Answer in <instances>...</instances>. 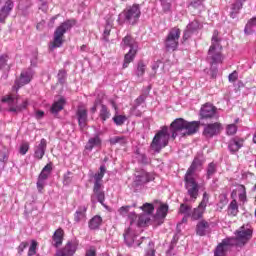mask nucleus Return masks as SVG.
Returning a JSON list of instances; mask_svg holds the SVG:
<instances>
[{
    "label": "nucleus",
    "mask_w": 256,
    "mask_h": 256,
    "mask_svg": "<svg viewBox=\"0 0 256 256\" xmlns=\"http://www.w3.org/2000/svg\"><path fill=\"white\" fill-rule=\"evenodd\" d=\"M253 235V230L249 226H242L236 232V237H230L222 240V242L216 247L214 256H226L229 247L236 245L243 247Z\"/></svg>",
    "instance_id": "nucleus-1"
},
{
    "label": "nucleus",
    "mask_w": 256,
    "mask_h": 256,
    "mask_svg": "<svg viewBox=\"0 0 256 256\" xmlns=\"http://www.w3.org/2000/svg\"><path fill=\"white\" fill-rule=\"evenodd\" d=\"M128 219L130 221V227L124 232L125 243L126 245H128V247H133V245L139 247V245H141V242H135V239H137L135 227H143V225H147V223H149V216H147V214H142L137 217V214L135 212H130L128 215Z\"/></svg>",
    "instance_id": "nucleus-2"
},
{
    "label": "nucleus",
    "mask_w": 256,
    "mask_h": 256,
    "mask_svg": "<svg viewBox=\"0 0 256 256\" xmlns=\"http://www.w3.org/2000/svg\"><path fill=\"white\" fill-rule=\"evenodd\" d=\"M170 131L172 133V139H176L178 135L180 137L195 135L199 131V122H189L183 118H177L170 124Z\"/></svg>",
    "instance_id": "nucleus-3"
},
{
    "label": "nucleus",
    "mask_w": 256,
    "mask_h": 256,
    "mask_svg": "<svg viewBox=\"0 0 256 256\" xmlns=\"http://www.w3.org/2000/svg\"><path fill=\"white\" fill-rule=\"evenodd\" d=\"M199 165V160L195 159L184 177L185 189L191 201H197V198L199 197V183L195 180V171Z\"/></svg>",
    "instance_id": "nucleus-4"
},
{
    "label": "nucleus",
    "mask_w": 256,
    "mask_h": 256,
    "mask_svg": "<svg viewBox=\"0 0 256 256\" xmlns=\"http://www.w3.org/2000/svg\"><path fill=\"white\" fill-rule=\"evenodd\" d=\"M141 17V8L139 4L127 6L119 15L117 23L119 25H137Z\"/></svg>",
    "instance_id": "nucleus-5"
},
{
    "label": "nucleus",
    "mask_w": 256,
    "mask_h": 256,
    "mask_svg": "<svg viewBox=\"0 0 256 256\" xmlns=\"http://www.w3.org/2000/svg\"><path fill=\"white\" fill-rule=\"evenodd\" d=\"M171 134L169 133V127L163 126L154 136L150 149L154 153H161L162 149H165L169 145V139Z\"/></svg>",
    "instance_id": "nucleus-6"
},
{
    "label": "nucleus",
    "mask_w": 256,
    "mask_h": 256,
    "mask_svg": "<svg viewBox=\"0 0 256 256\" xmlns=\"http://www.w3.org/2000/svg\"><path fill=\"white\" fill-rule=\"evenodd\" d=\"M219 33L214 31L212 36V44L208 51L207 61L210 65H217L219 63H223V56L221 55V44L219 43V38L217 37Z\"/></svg>",
    "instance_id": "nucleus-7"
},
{
    "label": "nucleus",
    "mask_w": 256,
    "mask_h": 256,
    "mask_svg": "<svg viewBox=\"0 0 256 256\" xmlns=\"http://www.w3.org/2000/svg\"><path fill=\"white\" fill-rule=\"evenodd\" d=\"M122 49H127L129 47V52L124 56L123 69H127L129 67V63H131L135 59V55H137V49H139V44L137 41L133 39V37L127 35L122 39L121 42Z\"/></svg>",
    "instance_id": "nucleus-8"
},
{
    "label": "nucleus",
    "mask_w": 256,
    "mask_h": 256,
    "mask_svg": "<svg viewBox=\"0 0 256 256\" xmlns=\"http://www.w3.org/2000/svg\"><path fill=\"white\" fill-rule=\"evenodd\" d=\"M73 25H75L74 20H67L56 28L54 32V41L50 45L51 50L57 49V47H61V45H63V36L67 31H70Z\"/></svg>",
    "instance_id": "nucleus-9"
},
{
    "label": "nucleus",
    "mask_w": 256,
    "mask_h": 256,
    "mask_svg": "<svg viewBox=\"0 0 256 256\" xmlns=\"http://www.w3.org/2000/svg\"><path fill=\"white\" fill-rule=\"evenodd\" d=\"M179 37H181V30L177 27L172 28L168 32L164 42L167 51H177V47H179Z\"/></svg>",
    "instance_id": "nucleus-10"
},
{
    "label": "nucleus",
    "mask_w": 256,
    "mask_h": 256,
    "mask_svg": "<svg viewBox=\"0 0 256 256\" xmlns=\"http://www.w3.org/2000/svg\"><path fill=\"white\" fill-rule=\"evenodd\" d=\"M2 103H7L9 106V111L12 113H19V111H23V109H27V105L29 102L24 100L21 105H17V98H13L12 96H4L2 98Z\"/></svg>",
    "instance_id": "nucleus-11"
},
{
    "label": "nucleus",
    "mask_w": 256,
    "mask_h": 256,
    "mask_svg": "<svg viewBox=\"0 0 256 256\" xmlns=\"http://www.w3.org/2000/svg\"><path fill=\"white\" fill-rule=\"evenodd\" d=\"M153 179H155V177H153V174L148 173L143 169L137 170L135 173L134 185L136 187H141V185H145L146 183L153 181Z\"/></svg>",
    "instance_id": "nucleus-12"
},
{
    "label": "nucleus",
    "mask_w": 256,
    "mask_h": 256,
    "mask_svg": "<svg viewBox=\"0 0 256 256\" xmlns=\"http://www.w3.org/2000/svg\"><path fill=\"white\" fill-rule=\"evenodd\" d=\"M222 129L223 125L218 122L206 124L204 126L203 135L206 136L207 139H211L212 137H215V135H219Z\"/></svg>",
    "instance_id": "nucleus-13"
},
{
    "label": "nucleus",
    "mask_w": 256,
    "mask_h": 256,
    "mask_svg": "<svg viewBox=\"0 0 256 256\" xmlns=\"http://www.w3.org/2000/svg\"><path fill=\"white\" fill-rule=\"evenodd\" d=\"M45 151H47V140L42 138L39 142H36L34 146V159L41 161L45 157Z\"/></svg>",
    "instance_id": "nucleus-14"
},
{
    "label": "nucleus",
    "mask_w": 256,
    "mask_h": 256,
    "mask_svg": "<svg viewBox=\"0 0 256 256\" xmlns=\"http://www.w3.org/2000/svg\"><path fill=\"white\" fill-rule=\"evenodd\" d=\"M217 115V108L210 103H206L200 109L201 119H213Z\"/></svg>",
    "instance_id": "nucleus-15"
},
{
    "label": "nucleus",
    "mask_w": 256,
    "mask_h": 256,
    "mask_svg": "<svg viewBox=\"0 0 256 256\" xmlns=\"http://www.w3.org/2000/svg\"><path fill=\"white\" fill-rule=\"evenodd\" d=\"M201 27H203V25L197 20H194L191 23H189L183 34V41H187V39H190L191 35L199 31Z\"/></svg>",
    "instance_id": "nucleus-16"
},
{
    "label": "nucleus",
    "mask_w": 256,
    "mask_h": 256,
    "mask_svg": "<svg viewBox=\"0 0 256 256\" xmlns=\"http://www.w3.org/2000/svg\"><path fill=\"white\" fill-rule=\"evenodd\" d=\"M33 78V70L28 69L21 73L19 80H16L15 85L17 86V89L20 87H23V85H27V83L31 82V79Z\"/></svg>",
    "instance_id": "nucleus-17"
},
{
    "label": "nucleus",
    "mask_w": 256,
    "mask_h": 256,
    "mask_svg": "<svg viewBox=\"0 0 256 256\" xmlns=\"http://www.w3.org/2000/svg\"><path fill=\"white\" fill-rule=\"evenodd\" d=\"M14 6L13 1L11 0L5 2V5L0 9V23H5V19L9 17Z\"/></svg>",
    "instance_id": "nucleus-18"
},
{
    "label": "nucleus",
    "mask_w": 256,
    "mask_h": 256,
    "mask_svg": "<svg viewBox=\"0 0 256 256\" xmlns=\"http://www.w3.org/2000/svg\"><path fill=\"white\" fill-rule=\"evenodd\" d=\"M75 251H77V243L68 242L62 250L56 253V256H73Z\"/></svg>",
    "instance_id": "nucleus-19"
},
{
    "label": "nucleus",
    "mask_w": 256,
    "mask_h": 256,
    "mask_svg": "<svg viewBox=\"0 0 256 256\" xmlns=\"http://www.w3.org/2000/svg\"><path fill=\"white\" fill-rule=\"evenodd\" d=\"M76 116L78 119V124L81 129L85 128L87 126V109L83 106H79L76 112Z\"/></svg>",
    "instance_id": "nucleus-20"
},
{
    "label": "nucleus",
    "mask_w": 256,
    "mask_h": 256,
    "mask_svg": "<svg viewBox=\"0 0 256 256\" xmlns=\"http://www.w3.org/2000/svg\"><path fill=\"white\" fill-rule=\"evenodd\" d=\"M102 186H96L93 188V195L91 196V202L93 203V205H95V203H101V205H103L104 201H105V192H103V189H101Z\"/></svg>",
    "instance_id": "nucleus-21"
},
{
    "label": "nucleus",
    "mask_w": 256,
    "mask_h": 256,
    "mask_svg": "<svg viewBox=\"0 0 256 256\" xmlns=\"http://www.w3.org/2000/svg\"><path fill=\"white\" fill-rule=\"evenodd\" d=\"M243 143H245L243 138L234 137L229 141L228 149L231 153H237V151L243 147Z\"/></svg>",
    "instance_id": "nucleus-22"
},
{
    "label": "nucleus",
    "mask_w": 256,
    "mask_h": 256,
    "mask_svg": "<svg viewBox=\"0 0 256 256\" xmlns=\"http://www.w3.org/2000/svg\"><path fill=\"white\" fill-rule=\"evenodd\" d=\"M74 221L75 223H85L87 221V207L80 206L74 213Z\"/></svg>",
    "instance_id": "nucleus-23"
},
{
    "label": "nucleus",
    "mask_w": 256,
    "mask_h": 256,
    "mask_svg": "<svg viewBox=\"0 0 256 256\" xmlns=\"http://www.w3.org/2000/svg\"><path fill=\"white\" fill-rule=\"evenodd\" d=\"M107 172V168L105 165L100 166V171L94 175V187H103V177H105V173Z\"/></svg>",
    "instance_id": "nucleus-24"
},
{
    "label": "nucleus",
    "mask_w": 256,
    "mask_h": 256,
    "mask_svg": "<svg viewBox=\"0 0 256 256\" xmlns=\"http://www.w3.org/2000/svg\"><path fill=\"white\" fill-rule=\"evenodd\" d=\"M101 145H102L101 137H99V135H96L88 140L85 146V149L87 151H93L94 147L101 148Z\"/></svg>",
    "instance_id": "nucleus-25"
},
{
    "label": "nucleus",
    "mask_w": 256,
    "mask_h": 256,
    "mask_svg": "<svg viewBox=\"0 0 256 256\" xmlns=\"http://www.w3.org/2000/svg\"><path fill=\"white\" fill-rule=\"evenodd\" d=\"M65 98H60L57 101H55L52 106H51V113L53 115H57V113H59V111H63V108L65 107Z\"/></svg>",
    "instance_id": "nucleus-26"
},
{
    "label": "nucleus",
    "mask_w": 256,
    "mask_h": 256,
    "mask_svg": "<svg viewBox=\"0 0 256 256\" xmlns=\"http://www.w3.org/2000/svg\"><path fill=\"white\" fill-rule=\"evenodd\" d=\"M207 231H209V222L205 220L198 222L196 226L197 235H200V237H203L204 235H206Z\"/></svg>",
    "instance_id": "nucleus-27"
},
{
    "label": "nucleus",
    "mask_w": 256,
    "mask_h": 256,
    "mask_svg": "<svg viewBox=\"0 0 256 256\" xmlns=\"http://www.w3.org/2000/svg\"><path fill=\"white\" fill-rule=\"evenodd\" d=\"M205 209L206 208L204 206L199 204L198 207L194 208L192 213H190L191 219H193V221H198V219H201V217H203V213H205Z\"/></svg>",
    "instance_id": "nucleus-28"
},
{
    "label": "nucleus",
    "mask_w": 256,
    "mask_h": 256,
    "mask_svg": "<svg viewBox=\"0 0 256 256\" xmlns=\"http://www.w3.org/2000/svg\"><path fill=\"white\" fill-rule=\"evenodd\" d=\"M241 9H243V2H234L230 8V17L232 19H236L237 15H239V11H241Z\"/></svg>",
    "instance_id": "nucleus-29"
},
{
    "label": "nucleus",
    "mask_w": 256,
    "mask_h": 256,
    "mask_svg": "<svg viewBox=\"0 0 256 256\" xmlns=\"http://www.w3.org/2000/svg\"><path fill=\"white\" fill-rule=\"evenodd\" d=\"M63 243V229H57L53 235V246L59 247Z\"/></svg>",
    "instance_id": "nucleus-30"
},
{
    "label": "nucleus",
    "mask_w": 256,
    "mask_h": 256,
    "mask_svg": "<svg viewBox=\"0 0 256 256\" xmlns=\"http://www.w3.org/2000/svg\"><path fill=\"white\" fill-rule=\"evenodd\" d=\"M99 117H100L101 121H103V123H105V121H107V119H109L111 117V112L109 111V108H107V106L105 104H101Z\"/></svg>",
    "instance_id": "nucleus-31"
},
{
    "label": "nucleus",
    "mask_w": 256,
    "mask_h": 256,
    "mask_svg": "<svg viewBox=\"0 0 256 256\" xmlns=\"http://www.w3.org/2000/svg\"><path fill=\"white\" fill-rule=\"evenodd\" d=\"M169 211V206L167 204H161L156 212V217L158 219H165L167 217V213Z\"/></svg>",
    "instance_id": "nucleus-32"
},
{
    "label": "nucleus",
    "mask_w": 256,
    "mask_h": 256,
    "mask_svg": "<svg viewBox=\"0 0 256 256\" xmlns=\"http://www.w3.org/2000/svg\"><path fill=\"white\" fill-rule=\"evenodd\" d=\"M101 223H103V219L101 218V216H94L89 221V229H92V230L99 229V227H101Z\"/></svg>",
    "instance_id": "nucleus-33"
},
{
    "label": "nucleus",
    "mask_w": 256,
    "mask_h": 256,
    "mask_svg": "<svg viewBox=\"0 0 256 256\" xmlns=\"http://www.w3.org/2000/svg\"><path fill=\"white\" fill-rule=\"evenodd\" d=\"M51 171H53V165L52 164H47L41 171L39 175V179H44L47 181L49 179V175H51Z\"/></svg>",
    "instance_id": "nucleus-34"
},
{
    "label": "nucleus",
    "mask_w": 256,
    "mask_h": 256,
    "mask_svg": "<svg viewBox=\"0 0 256 256\" xmlns=\"http://www.w3.org/2000/svg\"><path fill=\"white\" fill-rule=\"evenodd\" d=\"M237 213H239V205L237 204V200H232L228 206V215L235 217Z\"/></svg>",
    "instance_id": "nucleus-35"
},
{
    "label": "nucleus",
    "mask_w": 256,
    "mask_h": 256,
    "mask_svg": "<svg viewBox=\"0 0 256 256\" xmlns=\"http://www.w3.org/2000/svg\"><path fill=\"white\" fill-rule=\"evenodd\" d=\"M146 69H147V65H145V62L143 61L138 62L137 69H136L137 77H143V75H145Z\"/></svg>",
    "instance_id": "nucleus-36"
},
{
    "label": "nucleus",
    "mask_w": 256,
    "mask_h": 256,
    "mask_svg": "<svg viewBox=\"0 0 256 256\" xmlns=\"http://www.w3.org/2000/svg\"><path fill=\"white\" fill-rule=\"evenodd\" d=\"M110 143L111 145H117V143H119V145H125L127 143V138L125 136H115L110 139Z\"/></svg>",
    "instance_id": "nucleus-37"
},
{
    "label": "nucleus",
    "mask_w": 256,
    "mask_h": 256,
    "mask_svg": "<svg viewBox=\"0 0 256 256\" xmlns=\"http://www.w3.org/2000/svg\"><path fill=\"white\" fill-rule=\"evenodd\" d=\"M203 1L205 0H191L190 7H193V9H197L199 12H201L203 9H205L203 6Z\"/></svg>",
    "instance_id": "nucleus-38"
},
{
    "label": "nucleus",
    "mask_w": 256,
    "mask_h": 256,
    "mask_svg": "<svg viewBox=\"0 0 256 256\" xmlns=\"http://www.w3.org/2000/svg\"><path fill=\"white\" fill-rule=\"evenodd\" d=\"M160 3L164 13H170L171 3H173V0H160Z\"/></svg>",
    "instance_id": "nucleus-39"
},
{
    "label": "nucleus",
    "mask_w": 256,
    "mask_h": 256,
    "mask_svg": "<svg viewBox=\"0 0 256 256\" xmlns=\"http://www.w3.org/2000/svg\"><path fill=\"white\" fill-rule=\"evenodd\" d=\"M179 211L182 213V215H185V217H191V206L187 204H181Z\"/></svg>",
    "instance_id": "nucleus-40"
},
{
    "label": "nucleus",
    "mask_w": 256,
    "mask_h": 256,
    "mask_svg": "<svg viewBox=\"0 0 256 256\" xmlns=\"http://www.w3.org/2000/svg\"><path fill=\"white\" fill-rule=\"evenodd\" d=\"M214 173H217V165H215V163L211 162L207 168V179H211V177H213Z\"/></svg>",
    "instance_id": "nucleus-41"
},
{
    "label": "nucleus",
    "mask_w": 256,
    "mask_h": 256,
    "mask_svg": "<svg viewBox=\"0 0 256 256\" xmlns=\"http://www.w3.org/2000/svg\"><path fill=\"white\" fill-rule=\"evenodd\" d=\"M142 211H144V215H151L153 211H155V207H153V204L145 203L143 206L140 207Z\"/></svg>",
    "instance_id": "nucleus-42"
},
{
    "label": "nucleus",
    "mask_w": 256,
    "mask_h": 256,
    "mask_svg": "<svg viewBox=\"0 0 256 256\" xmlns=\"http://www.w3.org/2000/svg\"><path fill=\"white\" fill-rule=\"evenodd\" d=\"M112 25L111 23L107 22L105 29H104V33H103V39L104 41H109V35H111V29H112Z\"/></svg>",
    "instance_id": "nucleus-43"
},
{
    "label": "nucleus",
    "mask_w": 256,
    "mask_h": 256,
    "mask_svg": "<svg viewBox=\"0 0 256 256\" xmlns=\"http://www.w3.org/2000/svg\"><path fill=\"white\" fill-rule=\"evenodd\" d=\"M7 61H9V55L3 54L0 56V71L1 69H5V67H7Z\"/></svg>",
    "instance_id": "nucleus-44"
},
{
    "label": "nucleus",
    "mask_w": 256,
    "mask_h": 256,
    "mask_svg": "<svg viewBox=\"0 0 256 256\" xmlns=\"http://www.w3.org/2000/svg\"><path fill=\"white\" fill-rule=\"evenodd\" d=\"M37 253V241L32 240V243L29 247L28 256H33Z\"/></svg>",
    "instance_id": "nucleus-45"
},
{
    "label": "nucleus",
    "mask_w": 256,
    "mask_h": 256,
    "mask_svg": "<svg viewBox=\"0 0 256 256\" xmlns=\"http://www.w3.org/2000/svg\"><path fill=\"white\" fill-rule=\"evenodd\" d=\"M131 209V206H122L119 208L118 213L119 215H122V217H129V210Z\"/></svg>",
    "instance_id": "nucleus-46"
},
{
    "label": "nucleus",
    "mask_w": 256,
    "mask_h": 256,
    "mask_svg": "<svg viewBox=\"0 0 256 256\" xmlns=\"http://www.w3.org/2000/svg\"><path fill=\"white\" fill-rule=\"evenodd\" d=\"M226 133L227 135H235L237 133V125L230 124L226 127Z\"/></svg>",
    "instance_id": "nucleus-47"
},
{
    "label": "nucleus",
    "mask_w": 256,
    "mask_h": 256,
    "mask_svg": "<svg viewBox=\"0 0 256 256\" xmlns=\"http://www.w3.org/2000/svg\"><path fill=\"white\" fill-rule=\"evenodd\" d=\"M27 151H29V144L27 142H23L20 145L19 153L20 155H27Z\"/></svg>",
    "instance_id": "nucleus-48"
},
{
    "label": "nucleus",
    "mask_w": 256,
    "mask_h": 256,
    "mask_svg": "<svg viewBox=\"0 0 256 256\" xmlns=\"http://www.w3.org/2000/svg\"><path fill=\"white\" fill-rule=\"evenodd\" d=\"M67 77V72L65 70H59L58 72V81L59 83H65V79Z\"/></svg>",
    "instance_id": "nucleus-49"
},
{
    "label": "nucleus",
    "mask_w": 256,
    "mask_h": 256,
    "mask_svg": "<svg viewBox=\"0 0 256 256\" xmlns=\"http://www.w3.org/2000/svg\"><path fill=\"white\" fill-rule=\"evenodd\" d=\"M207 203H209V194H207V192H204L202 201L200 202L199 205L207 209Z\"/></svg>",
    "instance_id": "nucleus-50"
},
{
    "label": "nucleus",
    "mask_w": 256,
    "mask_h": 256,
    "mask_svg": "<svg viewBox=\"0 0 256 256\" xmlns=\"http://www.w3.org/2000/svg\"><path fill=\"white\" fill-rule=\"evenodd\" d=\"M138 161L143 165H149V158L145 154H139Z\"/></svg>",
    "instance_id": "nucleus-51"
},
{
    "label": "nucleus",
    "mask_w": 256,
    "mask_h": 256,
    "mask_svg": "<svg viewBox=\"0 0 256 256\" xmlns=\"http://www.w3.org/2000/svg\"><path fill=\"white\" fill-rule=\"evenodd\" d=\"M237 79H239V74L237 73V71L232 72L228 76V80L230 81V83H235V81H237Z\"/></svg>",
    "instance_id": "nucleus-52"
},
{
    "label": "nucleus",
    "mask_w": 256,
    "mask_h": 256,
    "mask_svg": "<svg viewBox=\"0 0 256 256\" xmlns=\"http://www.w3.org/2000/svg\"><path fill=\"white\" fill-rule=\"evenodd\" d=\"M114 123H116V125H123V123H125V117L123 116H116L113 118Z\"/></svg>",
    "instance_id": "nucleus-53"
},
{
    "label": "nucleus",
    "mask_w": 256,
    "mask_h": 256,
    "mask_svg": "<svg viewBox=\"0 0 256 256\" xmlns=\"http://www.w3.org/2000/svg\"><path fill=\"white\" fill-rule=\"evenodd\" d=\"M47 182V180L42 179V178H38L37 180V188L39 191H41L43 189V187H45V183Z\"/></svg>",
    "instance_id": "nucleus-54"
},
{
    "label": "nucleus",
    "mask_w": 256,
    "mask_h": 256,
    "mask_svg": "<svg viewBox=\"0 0 256 256\" xmlns=\"http://www.w3.org/2000/svg\"><path fill=\"white\" fill-rule=\"evenodd\" d=\"M9 159V157H7L6 154H3L2 156H0V167H5V163H7V160Z\"/></svg>",
    "instance_id": "nucleus-55"
},
{
    "label": "nucleus",
    "mask_w": 256,
    "mask_h": 256,
    "mask_svg": "<svg viewBox=\"0 0 256 256\" xmlns=\"http://www.w3.org/2000/svg\"><path fill=\"white\" fill-rule=\"evenodd\" d=\"M27 242H22L19 247H18V253H23V251H25V249H27Z\"/></svg>",
    "instance_id": "nucleus-56"
},
{
    "label": "nucleus",
    "mask_w": 256,
    "mask_h": 256,
    "mask_svg": "<svg viewBox=\"0 0 256 256\" xmlns=\"http://www.w3.org/2000/svg\"><path fill=\"white\" fill-rule=\"evenodd\" d=\"M142 103H145V96H139L136 99V107H139V105H141Z\"/></svg>",
    "instance_id": "nucleus-57"
},
{
    "label": "nucleus",
    "mask_w": 256,
    "mask_h": 256,
    "mask_svg": "<svg viewBox=\"0 0 256 256\" xmlns=\"http://www.w3.org/2000/svg\"><path fill=\"white\" fill-rule=\"evenodd\" d=\"M44 115H45V112H43L41 110H37L35 113L36 119H43Z\"/></svg>",
    "instance_id": "nucleus-58"
},
{
    "label": "nucleus",
    "mask_w": 256,
    "mask_h": 256,
    "mask_svg": "<svg viewBox=\"0 0 256 256\" xmlns=\"http://www.w3.org/2000/svg\"><path fill=\"white\" fill-rule=\"evenodd\" d=\"M137 111V106H134L132 109V115H135L136 117L141 116V112H136Z\"/></svg>",
    "instance_id": "nucleus-59"
},
{
    "label": "nucleus",
    "mask_w": 256,
    "mask_h": 256,
    "mask_svg": "<svg viewBox=\"0 0 256 256\" xmlns=\"http://www.w3.org/2000/svg\"><path fill=\"white\" fill-rule=\"evenodd\" d=\"M86 256H96V252L94 249H90L86 252Z\"/></svg>",
    "instance_id": "nucleus-60"
},
{
    "label": "nucleus",
    "mask_w": 256,
    "mask_h": 256,
    "mask_svg": "<svg viewBox=\"0 0 256 256\" xmlns=\"http://www.w3.org/2000/svg\"><path fill=\"white\" fill-rule=\"evenodd\" d=\"M146 256H155V249L151 248L146 252Z\"/></svg>",
    "instance_id": "nucleus-61"
},
{
    "label": "nucleus",
    "mask_w": 256,
    "mask_h": 256,
    "mask_svg": "<svg viewBox=\"0 0 256 256\" xmlns=\"http://www.w3.org/2000/svg\"><path fill=\"white\" fill-rule=\"evenodd\" d=\"M239 199L244 202L247 199V196L245 195V192L239 194Z\"/></svg>",
    "instance_id": "nucleus-62"
},
{
    "label": "nucleus",
    "mask_w": 256,
    "mask_h": 256,
    "mask_svg": "<svg viewBox=\"0 0 256 256\" xmlns=\"http://www.w3.org/2000/svg\"><path fill=\"white\" fill-rule=\"evenodd\" d=\"M166 256H173V245H170V248L167 251Z\"/></svg>",
    "instance_id": "nucleus-63"
},
{
    "label": "nucleus",
    "mask_w": 256,
    "mask_h": 256,
    "mask_svg": "<svg viewBox=\"0 0 256 256\" xmlns=\"http://www.w3.org/2000/svg\"><path fill=\"white\" fill-rule=\"evenodd\" d=\"M159 63H161V62L157 61V62L153 63V65H152L153 71H157V68L159 67Z\"/></svg>",
    "instance_id": "nucleus-64"
}]
</instances>
